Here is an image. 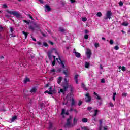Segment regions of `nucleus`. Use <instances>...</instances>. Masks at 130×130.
I'll return each mask as SVG.
<instances>
[{
	"mask_svg": "<svg viewBox=\"0 0 130 130\" xmlns=\"http://www.w3.org/2000/svg\"><path fill=\"white\" fill-rule=\"evenodd\" d=\"M85 68L86 69H88V68H89V67H90V63L88 62H85Z\"/></svg>",
	"mask_w": 130,
	"mask_h": 130,
	"instance_id": "b1692460",
	"label": "nucleus"
},
{
	"mask_svg": "<svg viewBox=\"0 0 130 130\" xmlns=\"http://www.w3.org/2000/svg\"><path fill=\"white\" fill-rule=\"evenodd\" d=\"M16 119H17V116H14L12 117L11 121H12V122H14V121H15V120H16Z\"/></svg>",
	"mask_w": 130,
	"mask_h": 130,
	"instance_id": "5701e85b",
	"label": "nucleus"
},
{
	"mask_svg": "<svg viewBox=\"0 0 130 130\" xmlns=\"http://www.w3.org/2000/svg\"><path fill=\"white\" fill-rule=\"evenodd\" d=\"M83 104V102L82 101H79L78 105L79 106H81V105Z\"/></svg>",
	"mask_w": 130,
	"mask_h": 130,
	"instance_id": "79ce46f5",
	"label": "nucleus"
},
{
	"mask_svg": "<svg viewBox=\"0 0 130 130\" xmlns=\"http://www.w3.org/2000/svg\"><path fill=\"white\" fill-rule=\"evenodd\" d=\"M10 32H11V33L14 32V28H13V27H10Z\"/></svg>",
	"mask_w": 130,
	"mask_h": 130,
	"instance_id": "5fc2aeb1",
	"label": "nucleus"
},
{
	"mask_svg": "<svg viewBox=\"0 0 130 130\" xmlns=\"http://www.w3.org/2000/svg\"><path fill=\"white\" fill-rule=\"evenodd\" d=\"M127 96V93H122V96L123 97H126Z\"/></svg>",
	"mask_w": 130,
	"mask_h": 130,
	"instance_id": "a18cd8bd",
	"label": "nucleus"
},
{
	"mask_svg": "<svg viewBox=\"0 0 130 130\" xmlns=\"http://www.w3.org/2000/svg\"><path fill=\"white\" fill-rule=\"evenodd\" d=\"M63 114H66V115H69L70 113L69 112H66V109H62V111L61 112V115H63Z\"/></svg>",
	"mask_w": 130,
	"mask_h": 130,
	"instance_id": "9b49d317",
	"label": "nucleus"
},
{
	"mask_svg": "<svg viewBox=\"0 0 130 130\" xmlns=\"http://www.w3.org/2000/svg\"><path fill=\"white\" fill-rule=\"evenodd\" d=\"M96 16H97V17H102V13H101V12H98L96 14Z\"/></svg>",
	"mask_w": 130,
	"mask_h": 130,
	"instance_id": "72a5a7b5",
	"label": "nucleus"
},
{
	"mask_svg": "<svg viewBox=\"0 0 130 130\" xmlns=\"http://www.w3.org/2000/svg\"><path fill=\"white\" fill-rule=\"evenodd\" d=\"M61 71H62V68H59L57 70V73H60V72H61Z\"/></svg>",
	"mask_w": 130,
	"mask_h": 130,
	"instance_id": "ea45409f",
	"label": "nucleus"
},
{
	"mask_svg": "<svg viewBox=\"0 0 130 130\" xmlns=\"http://www.w3.org/2000/svg\"><path fill=\"white\" fill-rule=\"evenodd\" d=\"M49 43H50V44H51V45H53V44H54V43H53V42L49 41Z\"/></svg>",
	"mask_w": 130,
	"mask_h": 130,
	"instance_id": "bf43d9fd",
	"label": "nucleus"
},
{
	"mask_svg": "<svg viewBox=\"0 0 130 130\" xmlns=\"http://www.w3.org/2000/svg\"><path fill=\"white\" fill-rule=\"evenodd\" d=\"M66 1H62L61 5L62 6H66Z\"/></svg>",
	"mask_w": 130,
	"mask_h": 130,
	"instance_id": "8fccbe9b",
	"label": "nucleus"
},
{
	"mask_svg": "<svg viewBox=\"0 0 130 130\" xmlns=\"http://www.w3.org/2000/svg\"><path fill=\"white\" fill-rule=\"evenodd\" d=\"M121 70H122V71L123 72L125 71V70H126L125 67L122 66V68H121Z\"/></svg>",
	"mask_w": 130,
	"mask_h": 130,
	"instance_id": "a19ab883",
	"label": "nucleus"
},
{
	"mask_svg": "<svg viewBox=\"0 0 130 130\" xmlns=\"http://www.w3.org/2000/svg\"><path fill=\"white\" fill-rule=\"evenodd\" d=\"M64 81L66 83L62 86L63 89H61L60 91H59V93H62V94H64V92H66V91L68 90V89H69V81H68V79L65 78L64 79Z\"/></svg>",
	"mask_w": 130,
	"mask_h": 130,
	"instance_id": "f257e3e1",
	"label": "nucleus"
},
{
	"mask_svg": "<svg viewBox=\"0 0 130 130\" xmlns=\"http://www.w3.org/2000/svg\"><path fill=\"white\" fill-rule=\"evenodd\" d=\"M37 43L38 44V45H41L42 43L40 41L37 42Z\"/></svg>",
	"mask_w": 130,
	"mask_h": 130,
	"instance_id": "13d9d810",
	"label": "nucleus"
},
{
	"mask_svg": "<svg viewBox=\"0 0 130 130\" xmlns=\"http://www.w3.org/2000/svg\"><path fill=\"white\" fill-rule=\"evenodd\" d=\"M86 55L88 58H91V55H92V51H91V50H88L86 52Z\"/></svg>",
	"mask_w": 130,
	"mask_h": 130,
	"instance_id": "1a4fd4ad",
	"label": "nucleus"
},
{
	"mask_svg": "<svg viewBox=\"0 0 130 130\" xmlns=\"http://www.w3.org/2000/svg\"><path fill=\"white\" fill-rule=\"evenodd\" d=\"M22 34H24V36L25 37V38H27V37H28V32L25 31H22Z\"/></svg>",
	"mask_w": 130,
	"mask_h": 130,
	"instance_id": "bb28decb",
	"label": "nucleus"
},
{
	"mask_svg": "<svg viewBox=\"0 0 130 130\" xmlns=\"http://www.w3.org/2000/svg\"><path fill=\"white\" fill-rule=\"evenodd\" d=\"M61 81H62V77H59L58 78L57 82L58 84H60V83H61Z\"/></svg>",
	"mask_w": 130,
	"mask_h": 130,
	"instance_id": "6ab92c4d",
	"label": "nucleus"
},
{
	"mask_svg": "<svg viewBox=\"0 0 130 130\" xmlns=\"http://www.w3.org/2000/svg\"><path fill=\"white\" fill-rule=\"evenodd\" d=\"M3 7H4V8H8V5H7V4H4V5H3Z\"/></svg>",
	"mask_w": 130,
	"mask_h": 130,
	"instance_id": "0e129e2a",
	"label": "nucleus"
},
{
	"mask_svg": "<svg viewBox=\"0 0 130 130\" xmlns=\"http://www.w3.org/2000/svg\"><path fill=\"white\" fill-rule=\"evenodd\" d=\"M106 16L104 17V19H103V21L104 23H105L107 21V20H110L111 19V16H112V13L110 11H108L107 12L106 14Z\"/></svg>",
	"mask_w": 130,
	"mask_h": 130,
	"instance_id": "7ed1b4c3",
	"label": "nucleus"
},
{
	"mask_svg": "<svg viewBox=\"0 0 130 130\" xmlns=\"http://www.w3.org/2000/svg\"><path fill=\"white\" fill-rule=\"evenodd\" d=\"M72 119H73V117L71 116H69V118L67 119V123L65 124V127H74V126H72Z\"/></svg>",
	"mask_w": 130,
	"mask_h": 130,
	"instance_id": "423d86ee",
	"label": "nucleus"
},
{
	"mask_svg": "<svg viewBox=\"0 0 130 130\" xmlns=\"http://www.w3.org/2000/svg\"><path fill=\"white\" fill-rule=\"evenodd\" d=\"M98 110H94V114H93V116H97V114H98Z\"/></svg>",
	"mask_w": 130,
	"mask_h": 130,
	"instance_id": "cd10ccee",
	"label": "nucleus"
},
{
	"mask_svg": "<svg viewBox=\"0 0 130 130\" xmlns=\"http://www.w3.org/2000/svg\"><path fill=\"white\" fill-rule=\"evenodd\" d=\"M36 87H33L32 89H31L30 92L31 93H36L37 91Z\"/></svg>",
	"mask_w": 130,
	"mask_h": 130,
	"instance_id": "4be33fe9",
	"label": "nucleus"
},
{
	"mask_svg": "<svg viewBox=\"0 0 130 130\" xmlns=\"http://www.w3.org/2000/svg\"><path fill=\"white\" fill-rule=\"evenodd\" d=\"M5 17H6V18H8V19H9V18H11V16H10V15H5Z\"/></svg>",
	"mask_w": 130,
	"mask_h": 130,
	"instance_id": "052dcab7",
	"label": "nucleus"
},
{
	"mask_svg": "<svg viewBox=\"0 0 130 130\" xmlns=\"http://www.w3.org/2000/svg\"><path fill=\"white\" fill-rule=\"evenodd\" d=\"M84 38H85V39H86V40L89 39V35H88V34L85 35Z\"/></svg>",
	"mask_w": 130,
	"mask_h": 130,
	"instance_id": "c9c22d12",
	"label": "nucleus"
},
{
	"mask_svg": "<svg viewBox=\"0 0 130 130\" xmlns=\"http://www.w3.org/2000/svg\"><path fill=\"white\" fill-rule=\"evenodd\" d=\"M6 12L8 13V14H10V15L15 16V17L17 18H21V17H22V15H21V14L17 11H12L10 10H7Z\"/></svg>",
	"mask_w": 130,
	"mask_h": 130,
	"instance_id": "f03ea898",
	"label": "nucleus"
},
{
	"mask_svg": "<svg viewBox=\"0 0 130 130\" xmlns=\"http://www.w3.org/2000/svg\"><path fill=\"white\" fill-rule=\"evenodd\" d=\"M39 1L40 2V3L41 4H43V3H44L43 0H39Z\"/></svg>",
	"mask_w": 130,
	"mask_h": 130,
	"instance_id": "338daca9",
	"label": "nucleus"
},
{
	"mask_svg": "<svg viewBox=\"0 0 130 130\" xmlns=\"http://www.w3.org/2000/svg\"><path fill=\"white\" fill-rule=\"evenodd\" d=\"M43 45L45 46V47H47L48 46V44H47L46 42H43Z\"/></svg>",
	"mask_w": 130,
	"mask_h": 130,
	"instance_id": "473e14b6",
	"label": "nucleus"
},
{
	"mask_svg": "<svg viewBox=\"0 0 130 130\" xmlns=\"http://www.w3.org/2000/svg\"><path fill=\"white\" fill-rule=\"evenodd\" d=\"M109 105L111 107H113V106H114V105H113V104L112 102H110L109 103Z\"/></svg>",
	"mask_w": 130,
	"mask_h": 130,
	"instance_id": "864d4df0",
	"label": "nucleus"
},
{
	"mask_svg": "<svg viewBox=\"0 0 130 130\" xmlns=\"http://www.w3.org/2000/svg\"><path fill=\"white\" fill-rule=\"evenodd\" d=\"M85 33L86 34H87L88 33H89V30H88V29H86V30H85Z\"/></svg>",
	"mask_w": 130,
	"mask_h": 130,
	"instance_id": "69168bd1",
	"label": "nucleus"
},
{
	"mask_svg": "<svg viewBox=\"0 0 130 130\" xmlns=\"http://www.w3.org/2000/svg\"><path fill=\"white\" fill-rule=\"evenodd\" d=\"M45 9L46 10V12L48 13V12H50L51 11V8H50V6L49 5H47V4L45 5Z\"/></svg>",
	"mask_w": 130,
	"mask_h": 130,
	"instance_id": "9d476101",
	"label": "nucleus"
},
{
	"mask_svg": "<svg viewBox=\"0 0 130 130\" xmlns=\"http://www.w3.org/2000/svg\"><path fill=\"white\" fill-rule=\"evenodd\" d=\"M107 129H108L107 126L104 127V130H107Z\"/></svg>",
	"mask_w": 130,
	"mask_h": 130,
	"instance_id": "774afa93",
	"label": "nucleus"
},
{
	"mask_svg": "<svg viewBox=\"0 0 130 130\" xmlns=\"http://www.w3.org/2000/svg\"><path fill=\"white\" fill-rule=\"evenodd\" d=\"M82 21H83V22H86V21H87V18H86V17H83V18H82Z\"/></svg>",
	"mask_w": 130,
	"mask_h": 130,
	"instance_id": "37998d69",
	"label": "nucleus"
},
{
	"mask_svg": "<svg viewBox=\"0 0 130 130\" xmlns=\"http://www.w3.org/2000/svg\"><path fill=\"white\" fill-rule=\"evenodd\" d=\"M79 79V75H76L75 76V80H78Z\"/></svg>",
	"mask_w": 130,
	"mask_h": 130,
	"instance_id": "49530a36",
	"label": "nucleus"
},
{
	"mask_svg": "<svg viewBox=\"0 0 130 130\" xmlns=\"http://www.w3.org/2000/svg\"><path fill=\"white\" fill-rule=\"evenodd\" d=\"M52 65L53 67H54V66H55V60H54L52 62Z\"/></svg>",
	"mask_w": 130,
	"mask_h": 130,
	"instance_id": "c03bdc74",
	"label": "nucleus"
},
{
	"mask_svg": "<svg viewBox=\"0 0 130 130\" xmlns=\"http://www.w3.org/2000/svg\"><path fill=\"white\" fill-rule=\"evenodd\" d=\"M48 87H49V84L48 83L45 85L44 88H47Z\"/></svg>",
	"mask_w": 130,
	"mask_h": 130,
	"instance_id": "680f3d73",
	"label": "nucleus"
},
{
	"mask_svg": "<svg viewBox=\"0 0 130 130\" xmlns=\"http://www.w3.org/2000/svg\"><path fill=\"white\" fill-rule=\"evenodd\" d=\"M28 17H29V18H30L31 20H34V19H33V17H32V16H31V14H28Z\"/></svg>",
	"mask_w": 130,
	"mask_h": 130,
	"instance_id": "603ef678",
	"label": "nucleus"
},
{
	"mask_svg": "<svg viewBox=\"0 0 130 130\" xmlns=\"http://www.w3.org/2000/svg\"><path fill=\"white\" fill-rule=\"evenodd\" d=\"M82 122H84V123L88 122V119L86 118H84L82 119Z\"/></svg>",
	"mask_w": 130,
	"mask_h": 130,
	"instance_id": "a878e982",
	"label": "nucleus"
},
{
	"mask_svg": "<svg viewBox=\"0 0 130 130\" xmlns=\"http://www.w3.org/2000/svg\"><path fill=\"white\" fill-rule=\"evenodd\" d=\"M29 29L31 31H34L35 30L38 31L40 29V26L39 24H36V23H34L33 25L29 26Z\"/></svg>",
	"mask_w": 130,
	"mask_h": 130,
	"instance_id": "20e7f679",
	"label": "nucleus"
},
{
	"mask_svg": "<svg viewBox=\"0 0 130 130\" xmlns=\"http://www.w3.org/2000/svg\"><path fill=\"white\" fill-rule=\"evenodd\" d=\"M94 95H95V96H96V99H98V100H100L101 99V98H100V96H99V95H98V94L97 93H96L95 92H94L93 93Z\"/></svg>",
	"mask_w": 130,
	"mask_h": 130,
	"instance_id": "aec40b11",
	"label": "nucleus"
},
{
	"mask_svg": "<svg viewBox=\"0 0 130 130\" xmlns=\"http://www.w3.org/2000/svg\"><path fill=\"white\" fill-rule=\"evenodd\" d=\"M81 87L84 89H85V91H88V88L86 87V85H85V84H84L83 83H81Z\"/></svg>",
	"mask_w": 130,
	"mask_h": 130,
	"instance_id": "a211bd4d",
	"label": "nucleus"
},
{
	"mask_svg": "<svg viewBox=\"0 0 130 130\" xmlns=\"http://www.w3.org/2000/svg\"><path fill=\"white\" fill-rule=\"evenodd\" d=\"M81 129H83V130H89V129L87 128L86 127H81Z\"/></svg>",
	"mask_w": 130,
	"mask_h": 130,
	"instance_id": "de8ad7c7",
	"label": "nucleus"
},
{
	"mask_svg": "<svg viewBox=\"0 0 130 130\" xmlns=\"http://www.w3.org/2000/svg\"><path fill=\"white\" fill-rule=\"evenodd\" d=\"M28 82H30V79L26 77L24 81V84H27Z\"/></svg>",
	"mask_w": 130,
	"mask_h": 130,
	"instance_id": "412c9836",
	"label": "nucleus"
},
{
	"mask_svg": "<svg viewBox=\"0 0 130 130\" xmlns=\"http://www.w3.org/2000/svg\"><path fill=\"white\" fill-rule=\"evenodd\" d=\"M115 96H116V92H114L113 95V100L115 101Z\"/></svg>",
	"mask_w": 130,
	"mask_h": 130,
	"instance_id": "c756f323",
	"label": "nucleus"
},
{
	"mask_svg": "<svg viewBox=\"0 0 130 130\" xmlns=\"http://www.w3.org/2000/svg\"><path fill=\"white\" fill-rule=\"evenodd\" d=\"M122 25L125 27H127V26H128V23L123 22Z\"/></svg>",
	"mask_w": 130,
	"mask_h": 130,
	"instance_id": "c85d7f7f",
	"label": "nucleus"
},
{
	"mask_svg": "<svg viewBox=\"0 0 130 130\" xmlns=\"http://www.w3.org/2000/svg\"><path fill=\"white\" fill-rule=\"evenodd\" d=\"M76 105V101L74 98L72 99V103H71V106H75Z\"/></svg>",
	"mask_w": 130,
	"mask_h": 130,
	"instance_id": "4468645a",
	"label": "nucleus"
},
{
	"mask_svg": "<svg viewBox=\"0 0 130 130\" xmlns=\"http://www.w3.org/2000/svg\"><path fill=\"white\" fill-rule=\"evenodd\" d=\"M63 73L65 75V77H69V71L68 69L63 71Z\"/></svg>",
	"mask_w": 130,
	"mask_h": 130,
	"instance_id": "ddd939ff",
	"label": "nucleus"
},
{
	"mask_svg": "<svg viewBox=\"0 0 130 130\" xmlns=\"http://www.w3.org/2000/svg\"><path fill=\"white\" fill-rule=\"evenodd\" d=\"M70 88V92L71 94H73L74 93V87H73L72 85H69V87Z\"/></svg>",
	"mask_w": 130,
	"mask_h": 130,
	"instance_id": "2eb2a0df",
	"label": "nucleus"
},
{
	"mask_svg": "<svg viewBox=\"0 0 130 130\" xmlns=\"http://www.w3.org/2000/svg\"><path fill=\"white\" fill-rule=\"evenodd\" d=\"M85 96V102H86V103H89L92 101V97L90 95V93H86Z\"/></svg>",
	"mask_w": 130,
	"mask_h": 130,
	"instance_id": "0eeeda50",
	"label": "nucleus"
},
{
	"mask_svg": "<svg viewBox=\"0 0 130 130\" xmlns=\"http://www.w3.org/2000/svg\"><path fill=\"white\" fill-rule=\"evenodd\" d=\"M44 93H47L49 95H53V91H52V87H50L48 90L45 91Z\"/></svg>",
	"mask_w": 130,
	"mask_h": 130,
	"instance_id": "6e6552de",
	"label": "nucleus"
},
{
	"mask_svg": "<svg viewBox=\"0 0 130 130\" xmlns=\"http://www.w3.org/2000/svg\"><path fill=\"white\" fill-rule=\"evenodd\" d=\"M74 53L75 54L76 57H78V58L81 57V54L77 52H74Z\"/></svg>",
	"mask_w": 130,
	"mask_h": 130,
	"instance_id": "dca6fc26",
	"label": "nucleus"
},
{
	"mask_svg": "<svg viewBox=\"0 0 130 130\" xmlns=\"http://www.w3.org/2000/svg\"><path fill=\"white\" fill-rule=\"evenodd\" d=\"M48 57L50 60L52 59V56H51V52H48Z\"/></svg>",
	"mask_w": 130,
	"mask_h": 130,
	"instance_id": "f3484780",
	"label": "nucleus"
},
{
	"mask_svg": "<svg viewBox=\"0 0 130 130\" xmlns=\"http://www.w3.org/2000/svg\"><path fill=\"white\" fill-rule=\"evenodd\" d=\"M92 108L91 107H88V108H87V110L89 111H91V110H92Z\"/></svg>",
	"mask_w": 130,
	"mask_h": 130,
	"instance_id": "09e8293b",
	"label": "nucleus"
},
{
	"mask_svg": "<svg viewBox=\"0 0 130 130\" xmlns=\"http://www.w3.org/2000/svg\"><path fill=\"white\" fill-rule=\"evenodd\" d=\"M109 43H110V44H111V45H112V44H113L114 43L113 40L112 39H110Z\"/></svg>",
	"mask_w": 130,
	"mask_h": 130,
	"instance_id": "58836bf2",
	"label": "nucleus"
},
{
	"mask_svg": "<svg viewBox=\"0 0 130 130\" xmlns=\"http://www.w3.org/2000/svg\"><path fill=\"white\" fill-rule=\"evenodd\" d=\"M114 49H115V50H118V49H119V47L117 45L115 46Z\"/></svg>",
	"mask_w": 130,
	"mask_h": 130,
	"instance_id": "4c0bfd02",
	"label": "nucleus"
},
{
	"mask_svg": "<svg viewBox=\"0 0 130 130\" xmlns=\"http://www.w3.org/2000/svg\"><path fill=\"white\" fill-rule=\"evenodd\" d=\"M94 46L96 48H98V47H99L100 45H99V43H95L94 44Z\"/></svg>",
	"mask_w": 130,
	"mask_h": 130,
	"instance_id": "f704fd0d",
	"label": "nucleus"
},
{
	"mask_svg": "<svg viewBox=\"0 0 130 130\" xmlns=\"http://www.w3.org/2000/svg\"><path fill=\"white\" fill-rule=\"evenodd\" d=\"M59 31L62 33H63V32H65L66 30H64V29H63L62 27H60L59 28Z\"/></svg>",
	"mask_w": 130,
	"mask_h": 130,
	"instance_id": "393cba45",
	"label": "nucleus"
},
{
	"mask_svg": "<svg viewBox=\"0 0 130 130\" xmlns=\"http://www.w3.org/2000/svg\"><path fill=\"white\" fill-rule=\"evenodd\" d=\"M24 23H26V24H27V25H30V20L27 21L25 20H23Z\"/></svg>",
	"mask_w": 130,
	"mask_h": 130,
	"instance_id": "7c9ffc66",
	"label": "nucleus"
},
{
	"mask_svg": "<svg viewBox=\"0 0 130 130\" xmlns=\"http://www.w3.org/2000/svg\"><path fill=\"white\" fill-rule=\"evenodd\" d=\"M51 72L52 73H54L55 72V69H53L51 70Z\"/></svg>",
	"mask_w": 130,
	"mask_h": 130,
	"instance_id": "e2e57ef3",
	"label": "nucleus"
},
{
	"mask_svg": "<svg viewBox=\"0 0 130 130\" xmlns=\"http://www.w3.org/2000/svg\"><path fill=\"white\" fill-rule=\"evenodd\" d=\"M56 60L58 64H60V67H61L62 69H64L66 68V66L64 65L66 62V60H61L59 56H58V58H56Z\"/></svg>",
	"mask_w": 130,
	"mask_h": 130,
	"instance_id": "39448f33",
	"label": "nucleus"
},
{
	"mask_svg": "<svg viewBox=\"0 0 130 130\" xmlns=\"http://www.w3.org/2000/svg\"><path fill=\"white\" fill-rule=\"evenodd\" d=\"M119 6H120V7H122L123 6V3L122 1H120L119 2Z\"/></svg>",
	"mask_w": 130,
	"mask_h": 130,
	"instance_id": "e433bc0d",
	"label": "nucleus"
},
{
	"mask_svg": "<svg viewBox=\"0 0 130 130\" xmlns=\"http://www.w3.org/2000/svg\"><path fill=\"white\" fill-rule=\"evenodd\" d=\"M99 129L102 130V125H100V126L99 127Z\"/></svg>",
	"mask_w": 130,
	"mask_h": 130,
	"instance_id": "6e6d98bb",
	"label": "nucleus"
},
{
	"mask_svg": "<svg viewBox=\"0 0 130 130\" xmlns=\"http://www.w3.org/2000/svg\"><path fill=\"white\" fill-rule=\"evenodd\" d=\"M102 122H103V120L102 119L99 120L100 125H102Z\"/></svg>",
	"mask_w": 130,
	"mask_h": 130,
	"instance_id": "3c124183",
	"label": "nucleus"
},
{
	"mask_svg": "<svg viewBox=\"0 0 130 130\" xmlns=\"http://www.w3.org/2000/svg\"><path fill=\"white\" fill-rule=\"evenodd\" d=\"M52 51H54L56 54H57V55H58V53H57V51L56 50V49L53 48Z\"/></svg>",
	"mask_w": 130,
	"mask_h": 130,
	"instance_id": "2f4dec72",
	"label": "nucleus"
},
{
	"mask_svg": "<svg viewBox=\"0 0 130 130\" xmlns=\"http://www.w3.org/2000/svg\"><path fill=\"white\" fill-rule=\"evenodd\" d=\"M101 83H105V79H102L101 80Z\"/></svg>",
	"mask_w": 130,
	"mask_h": 130,
	"instance_id": "4d7b16f0",
	"label": "nucleus"
},
{
	"mask_svg": "<svg viewBox=\"0 0 130 130\" xmlns=\"http://www.w3.org/2000/svg\"><path fill=\"white\" fill-rule=\"evenodd\" d=\"M77 122H78V119L74 118L73 120V123L72 124L71 126H75L77 124Z\"/></svg>",
	"mask_w": 130,
	"mask_h": 130,
	"instance_id": "f8f14e48",
	"label": "nucleus"
}]
</instances>
